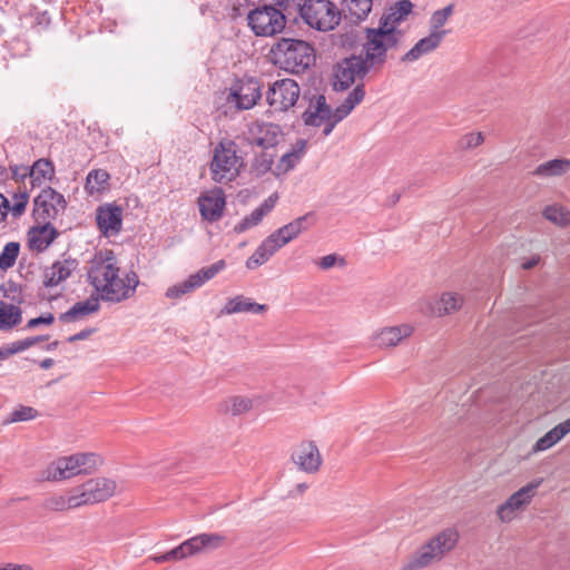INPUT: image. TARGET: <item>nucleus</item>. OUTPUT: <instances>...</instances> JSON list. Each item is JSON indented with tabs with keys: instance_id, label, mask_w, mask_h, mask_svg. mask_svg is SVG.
Returning <instances> with one entry per match:
<instances>
[{
	"instance_id": "28",
	"label": "nucleus",
	"mask_w": 570,
	"mask_h": 570,
	"mask_svg": "<svg viewBox=\"0 0 570 570\" xmlns=\"http://www.w3.org/2000/svg\"><path fill=\"white\" fill-rule=\"evenodd\" d=\"M307 140L297 139L292 149L284 154L278 160L274 174L279 176L294 169L306 153Z\"/></svg>"
},
{
	"instance_id": "62",
	"label": "nucleus",
	"mask_w": 570,
	"mask_h": 570,
	"mask_svg": "<svg viewBox=\"0 0 570 570\" xmlns=\"http://www.w3.org/2000/svg\"><path fill=\"white\" fill-rule=\"evenodd\" d=\"M13 354H17L13 343L0 347V361L7 360Z\"/></svg>"
},
{
	"instance_id": "35",
	"label": "nucleus",
	"mask_w": 570,
	"mask_h": 570,
	"mask_svg": "<svg viewBox=\"0 0 570 570\" xmlns=\"http://www.w3.org/2000/svg\"><path fill=\"white\" fill-rule=\"evenodd\" d=\"M435 307L431 308V313L436 316H443L459 309L462 305V297L455 293H444L435 302Z\"/></svg>"
},
{
	"instance_id": "34",
	"label": "nucleus",
	"mask_w": 570,
	"mask_h": 570,
	"mask_svg": "<svg viewBox=\"0 0 570 570\" xmlns=\"http://www.w3.org/2000/svg\"><path fill=\"white\" fill-rule=\"evenodd\" d=\"M570 170L569 159H552L540 164L533 171V175L539 177H553L561 176Z\"/></svg>"
},
{
	"instance_id": "6",
	"label": "nucleus",
	"mask_w": 570,
	"mask_h": 570,
	"mask_svg": "<svg viewBox=\"0 0 570 570\" xmlns=\"http://www.w3.org/2000/svg\"><path fill=\"white\" fill-rule=\"evenodd\" d=\"M298 7L303 21L321 32L334 30L342 20L341 9L331 0H304Z\"/></svg>"
},
{
	"instance_id": "4",
	"label": "nucleus",
	"mask_w": 570,
	"mask_h": 570,
	"mask_svg": "<svg viewBox=\"0 0 570 570\" xmlns=\"http://www.w3.org/2000/svg\"><path fill=\"white\" fill-rule=\"evenodd\" d=\"M402 39L396 37L391 30L377 28L365 29V42L362 45L363 60L372 71L383 68L389 58V51L395 50L401 45Z\"/></svg>"
},
{
	"instance_id": "41",
	"label": "nucleus",
	"mask_w": 570,
	"mask_h": 570,
	"mask_svg": "<svg viewBox=\"0 0 570 570\" xmlns=\"http://www.w3.org/2000/svg\"><path fill=\"white\" fill-rule=\"evenodd\" d=\"M543 216L549 222L560 225V226H567L570 225V212L566 208L558 206V205H551L547 206L543 210Z\"/></svg>"
},
{
	"instance_id": "14",
	"label": "nucleus",
	"mask_w": 570,
	"mask_h": 570,
	"mask_svg": "<svg viewBox=\"0 0 570 570\" xmlns=\"http://www.w3.org/2000/svg\"><path fill=\"white\" fill-rule=\"evenodd\" d=\"M262 97L259 80L254 77L244 78L229 92L227 101L235 104L237 109L247 110L253 108Z\"/></svg>"
},
{
	"instance_id": "58",
	"label": "nucleus",
	"mask_w": 570,
	"mask_h": 570,
	"mask_svg": "<svg viewBox=\"0 0 570 570\" xmlns=\"http://www.w3.org/2000/svg\"><path fill=\"white\" fill-rule=\"evenodd\" d=\"M337 261L338 256L336 254H328L326 256H323L317 264L322 269H328L333 267L337 263Z\"/></svg>"
},
{
	"instance_id": "61",
	"label": "nucleus",
	"mask_w": 570,
	"mask_h": 570,
	"mask_svg": "<svg viewBox=\"0 0 570 570\" xmlns=\"http://www.w3.org/2000/svg\"><path fill=\"white\" fill-rule=\"evenodd\" d=\"M9 209H10V203L8 200V198H6L1 193H0V222H3L9 213Z\"/></svg>"
},
{
	"instance_id": "25",
	"label": "nucleus",
	"mask_w": 570,
	"mask_h": 570,
	"mask_svg": "<svg viewBox=\"0 0 570 570\" xmlns=\"http://www.w3.org/2000/svg\"><path fill=\"white\" fill-rule=\"evenodd\" d=\"M448 31H431V33L428 37L422 38L419 40L412 49H410L402 58L401 61L407 62V61H415L421 56L429 53L433 51L435 48H438L442 41V39L445 37Z\"/></svg>"
},
{
	"instance_id": "39",
	"label": "nucleus",
	"mask_w": 570,
	"mask_h": 570,
	"mask_svg": "<svg viewBox=\"0 0 570 570\" xmlns=\"http://www.w3.org/2000/svg\"><path fill=\"white\" fill-rule=\"evenodd\" d=\"M273 164L274 154L264 149L254 156L250 165V173H253L256 177H262L272 169Z\"/></svg>"
},
{
	"instance_id": "1",
	"label": "nucleus",
	"mask_w": 570,
	"mask_h": 570,
	"mask_svg": "<svg viewBox=\"0 0 570 570\" xmlns=\"http://www.w3.org/2000/svg\"><path fill=\"white\" fill-rule=\"evenodd\" d=\"M87 276L97 293L96 296L108 303H120L130 298L139 284L135 272L127 273L124 278L119 276V267L112 252H108L106 256L95 255Z\"/></svg>"
},
{
	"instance_id": "56",
	"label": "nucleus",
	"mask_w": 570,
	"mask_h": 570,
	"mask_svg": "<svg viewBox=\"0 0 570 570\" xmlns=\"http://www.w3.org/2000/svg\"><path fill=\"white\" fill-rule=\"evenodd\" d=\"M351 112H348L345 108L338 105L334 110L330 107V117L327 120H333L334 124L341 122L345 119Z\"/></svg>"
},
{
	"instance_id": "54",
	"label": "nucleus",
	"mask_w": 570,
	"mask_h": 570,
	"mask_svg": "<svg viewBox=\"0 0 570 570\" xmlns=\"http://www.w3.org/2000/svg\"><path fill=\"white\" fill-rule=\"evenodd\" d=\"M55 321V316L51 313H47L40 315L39 317H35L28 321L27 328H35L39 325H50Z\"/></svg>"
},
{
	"instance_id": "27",
	"label": "nucleus",
	"mask_w": 570,
	"mask_h": 570,
	"mask_svg": "<svg viewBox=\"0 0 570 570\" xmlns=\"http://www.w3.org/2000/svg\"><path fill=\"white\" fill-rule=\"evenodd\" d=\"M99 301V297L92 294L89 298L77 302L68 311L61 313L59 315V321L63 323H70L81 320L89 314L96 313L100 308Z\"/></svg>"
},
{
	"instance_id": "23",
	"label": "nucleus",
	"mask_w": 570,
	"mask_h": 570,
	"mask_svg": "<svg viewBox=\"0 0 570 570\" xmlns=\"http://www.w3.org/2000/svg\"><path fill=\"white\" fill-rule=\"evenodd\" d=\"M59 236V232L51 223L33 226L28 232V245L30 249L39 253L46 250Z\"/></svg>"
},
{
	"instance_id": "64",
	"label": "nucleus",
	"mask_w": 570,
	"mask_h": 570,
	"mask_svg": "<svg viewBox=\"0 0 570 570\" xmlns=\"http://www.w3.org/2000/svg\"><path fill=\"white\" fill-rule=\"evenodd\" d=\"M0 570H33L29 564H16V563H7L3 567H0Z\"/></svg>"
},
{
	"instance_id": "30",
	"label": "nucleus",
	"mask_w": 570,
	"mask_h": 570,
	"mask_svg": "<svg viewBox=\"0 0 570 570\" xmlns=\"http://www.w3.org/2000/svg\"><path fill=\"white\" fill-rule=\"evenodd\" d=\"M568 433H570V417L553 429L548 431L543 436H541L533 445L532 452H541L549 450L554 444H557L561 439H563Z\"/></svg>"
},
{
	"instance_id": "20",
	"label": "nucleus",
	"mask_w": 570,
	"mask_h": 570,
	"mask_svg": "<svg viewBox=\"0 0 570 570\" xmlns=\"http://www.w3.org/2000/svg\"><path fill=\"white\" fill-rule=\"evenodd\" d=\"M292 459L301 470L308 473L316 472L322 464L320 451L312 441L302 442L293 452Z\"/></svg>"
},
{
	"instance_id": "47",
	"label": "nucleus",
	"mask_w": 570,
	"mask_h": 570,
	"mask_svg": "<svg viewBox=\"0 0 570 570\" xmlns=\"http://www.w3.org/2000/svg\"><path fill=\"white\" fill-rule=\"evenodd\" d=\"M263 218H264V215L262 214V210L256 208L249 215L245 216L238 224H236L234 226V232L237 234H242V233L246 232L247 229L258 225Z\"/></svg>"
},
{
	"instance_id": "13",
	"label": "nucleus",
	"mask_w": 570,
	"mask_h": 570,
	"mask_svg": "<svg viewBox=\"0 0 570 570\" xmlns=\"http://www.w3.org/2000/svg\"><path fill=\"white\" fill-rule=\"evenodd\" d=\"M540 484V480L532 481L511 494L504 503L498 507L497 514L499 519L502 522H510L519 510L531 502Z\"/></svg>"
},
{
	"instance_id": "59",
	"label": "nucleus",
	"mask_w": 570,
	"mask_h": 570,
	"mask_svg": "<svg viewBox=\"0 0 570 570\" xmlns=\"http://www.w3.org/2000/svg\"><path fill=\"white\" fill-rule=\"evenodd\" d=\"M96 332V328H92V327H88V328H85L78 333H76L75 335H71L67 338V341L69 343H73V342H77V341H83V340H87L90 335H92L94 333Z\"/></svg>"
},
{
	"instance_id": "60",
	"label": "nucleus",
	"mask_w": 570,
	"mask_h": 570,
	"mask_svg": "<svg viewBox=\"0 0 570 570\" xmlns=\"http://www.w3.org/2000/svg\"><path fill=\"white\" fill-rule=\"evenodd\" d=\"M51 23V18L47 11L40 12L36 16V24L41 29H47Z\"/></svg>"
},
{
	"instance_id": "8",
	"label": "nucleus",
	"mask_w": 570,
	"mask_h": 570,
	"mask_svg": "<svg viewBox=\"0 0 570 570\" xmlns=\"http://www.w3.org/2000/svg\"><path fill=\"white\" fill-rule=\"evenodd\" d=\"M247 22L255 36L274 37L285 29L287 19L281 9L264 4L249 11Z\"/></svg>"
},
{
	"instance_id": "51",
	"label": "nucleus",
	"mask_w": 570,
	"mask_h": 570,
	"mask_svg": "<svg viewBox=\"0 0 570 570\" xmlns=\"http://www.w3.org/2000/svg\"><path fill=\"white\" fill-rule=\"evenodd\" d=\"M29 195L27 191L14 194L13 195V205L10 206V212L13 217H20L28 205Z\"/></svg>"
},
{
	"instance_id": "57",
	"label": "nucleus",
	"mask_w": 570,
	"mask_h": 570,
	"mask_svg": "<svg viewBox=\"0 0 570 570\" xmlns=\"http://www.w3.org/2000/svg\"><path fill=\"white\" fill-rule=\"evenodd\" d=\"M278 196L276 194L271 195L267 199L263 202L261 206L257 208L262 210V214L266 216L276 205Z\"/></svg>"
},
{
	"instance_id": "2",
	"label": "nucleus",
	"mask_w": 570,
	"mask_h": 570,
	"mask_svg": "<svg viewBox=\"0 0 570 570\" xmlns=\"http://www.w3.org/2000/svg\"><path fill=\"white\" fill-rule=\"evenodd\" d=\"M274 63L281 69L302 73L315 63V50L307 41L281 38L271 49Z\"/></svg>"
},
{
	"instance_id": "42",
	"label": "nucleus",
	"mask_w": 570,
	"mask_h": 570,
	"mask_svg": "<svg viewBox=\"0 0 570 570\" xmlns=\"http://www.w3.org/2000/svg\"><path fill=\"white\" fill-rule=\"evenodd\" d=\"M197 288H199V286L191 274L187 279L168 287L166 291V297L176 299Z\"/></svg>"
},
{
	"instance_id": "37",
	"label": "nucleus",
	"mask_w": 570,
	"mask_h": 570,
	"mask_svg": "<svg viewBox=\"0 0 570 570\" xmlns=\"http://www.w3.org/2000/svg\"><path fill=\"white\" fill-rule=\"evenodd\" d=\"M22 321V311L20 307L12 304L0 305V330H9Z\"/></svg>"
},
{
	"instance_id": "10",
	"label": "nucleus",
	"mask_w": 570,
	"mask_h": 570,
	"mask_svg": "<svg viewBox=\"0 0 570 570\" xmlns=\"http://www.w3.org/2000/svg\"><path fill=\"white\" fill-rule=\"evenodd\" d=\"M66 207L67 200L63 195L47 187L33 199L32 215L38 223H51L63 214Z\"/></svg>"
},
{
	"instance_id": "33",
	"label": "nucleus",
	"mask_w": 570,
	"mask_h": 570,
	"mask_svg": "<svg viewBox=\"0 0 570 570\" xmlns=\"http://www.w3.org/2000/svg\"><path fill=\"white\" fill-rule=\"evenodd\" d=\"M278 247L267 237L263 243L256 248L250 257L246 261V267L248 269H255L256 267L266 263L276 252Z\"/></svg>"
},
{
	"instance_id": "16",
	"label": "nucleus",
	"mask_w": 570,
	"mask_h": 570,
	"mask_svg": "<svg viewBox=\"0 0 570 570\" xmlns=\"http://www.w3.org/2000/svg\"><path fill=\"white\" fill-rule=\"evenodd\" d=\"M413 3L410 0H401L390 6L379 21L380 28L391 30L396 37L403 39L404 31L399 26L412 13Z\"/></svg>"
},
{
	"instance_id": "3",
	"label": "nucleus",
	"mask_w": 570,
	"mask_h": 570,
	"mask_svg": "<svg viewBox=\"0 0 570 570\" xmlns=\"http://www.w3.org/2000/svg\"><path fill=\"white\" fill-rule=\"evenodd\" d=\"M458 540L459 534L454 529L439 532L410 556L402 570H420L441 561L455 548Z\"/></svg>"
},
{
	"instance_id": "7",
	"label": "nucleus",
	"mask_w": 570,
	"mask_h": 570,
	"mask_svg": "<svg viewBox=\"0 0 570 570\" xmlns=\"http://www.w3.org/2000/svg\"><path fill=\"white\" fill-rule=\"evenodd\" d=\"M226 542V535L222 533H200L191 537L178 547L160 554L154 559L156 562L179 561L206 551H214L222 548Z\"/></svg>"
},
{
	"instance_id": "49",
	"label": "nucleus",
	"mask_w": 570,
	"mask_h": 570,
	"mask_svg": "<svg viewBox=\"0 0 570 570\" xmlns=\"http://www.w3.org/2000/svg\"><path fill=\"white\" fill-rule=\"evenodd\" d=\"M365 96L364 85L358 83L342 101L341 106L345 108L348 112L363 101Z\"/></svg>"
},
{
	"instance_id": "40",
	"label": "nucleus",
	"mask_w": 570,
	"mask_h": 570,
	"mask_svg": "<svg viewBox=\"0 0 570 570\" xmlns=\"http://www.w3.org/2000/svg\"><path fill=\"white\" fill-rule=\"evenodd\" d=\"M29 175L32 181L40 179H51L55 175L53 164L46 158H40L29 168Z\"/></svg>"
},
{
	"instance_id": "43",
	"label": "nucleus",
	"mask_w": 570,
	"mask_h": 570,
	"mask_svg": "<svg viewBox=\"0 0 570 570\" xmlns=\"http://www.w3.org/2000/svg\"><path fill=\"white\" fill-rule=\"evenodd\" d=\"M72 455L77 461V465H79V469L81 470V474L91 473L101 464V459L96 453H76Z\"/></svg>"
},
{
	"instance_id": "18",
	"label": "nucleus",
	"mask_w": 570,
	"mask_h": 570,
	"mask_svg": "<svg viewBox=\"0 0 570 570\" xmlns=\"http://www.w3.org/2000/svg\"><path fill=\"white\" fill-rule=\"evenodd\" d=\"M315 223L313 213H307L291 223L278 228L272 233L268 237L279 248L285 246L287 243L296 238L302 232L307 230Z\"/></svg>"
},
{
	"instance_id": "32",
	"label": "nucleus",
	"mask_w": 570,
	"mask_h": 570,
	"mask_svg": "<svg viewBox=\"0 0 570 570\" xmlns=\"http://www.w3.org/2000/svg\"><path fill=\"white\" fill-rule=\"evenodd\" d=\"M42 508L47 511L55 512H61L79 508V502L77 501L75 489L72 488L69 491L68 497L53 494L46 498L42 502Z\"/></svg>"
},
{
	"instance_id": "12",
	"label": "nucleus",
	"mask_w": 570,
	"mask_h": 570,
	"mask_svg": "<svg viewBox=\"0 0 570 570\" xmlns=\"http://www.w3.org/2000/svg\"><path fill=\"white\" fill-rule=\"evenodd\" d=\"M301 95L297 82L293 79L276 80L267 91L268 105L277 111H287L294 107Z\"/></svg>"
},
{
	"instance_id": "46",
	"label": "nucleus",
	"mask_w": 570,
	"mask_h": 570,
	"mask_svg": "<svg viewBox=\"0 0 570 570\" xmlns=\"http://www.w3.org/2000/svg\"><path fill=\"white\" fill-rule=\"evenodd\" d=\"M20 245L16 242H10L4 245L1 254H0V269L7 271L16 264L17 257L19 255Z\"/></svg>"
},
{
	"instance_id": "9",
	"label": "nucleus",
	"mask_w": 570,
	"mask_h": 570,
	"mask_svg": "<svg viewBox=\"0 0 570 570\" xmlns=\"http://www.w3.org/2000/svg\"><path fill=\"white\" fill-rule=\"evenodd\" d=\"M363 60L362 55H351L335 63L333 67L332 86L335 91H344L348 89L356 79L363 80L371 72Z\"/></svg>"
},
{
	"instance_id": "36",
	"label": "nucleus",
	"mask_w": 570,
	"mask_h": 570,
	"mask_svg": "<svg viewBox=\"0 0 570 570\" xmlns=\"http://www.w3.org/2000/svg\"><path fill=\"white\" fill-rule=\"evenodd\" d=\"M253 407L250 399L245 396H232L222 402L220 411L226 414L240 415L248 412Z\"/></svg>"
},
{
	"instance_id": "50",
	"label": "nucleus",
	"mask_w": 570,
	"mask_h": 570,
	"mask_svg": "<svg viewBox=\"0 0 570 570\" xmlns=\"http://www.w3.org/2000/svg\"><path fill=\"white\" fill-rule=\"evenodd\" d=\"M365 96L364 85L358 83L342 101L341 106L345 108L348 112L363 101Z\"/></svg>"
},
{
	"instance_id": "24",
	"label": "nucleus",
	"mask_w": 570,
	"mask_h": 570,
	"mask_svg": "<svg viewBox=\"0 0 570 570\" xmlns=\"http://www.w3.org/2000/svg\"><path fill=\"white\" fill-rule=\"evenodd\" d=\"M79 263L76 258H65L55 262L45 271L43 285L46 287H55L66 281L77 269Z\"/></svg>"
},
{
	"instance_id": "63",
	"label": "nucleus",
	"mask_w": 570,
	"mask_h": 570,
	"mask_svg": "<svg viewBox=\"0 0 570 570\" xmlns=\"http://www.w3.org/2000/svg\"><path fill=\"white\" fill-rule=\"evenodd\" d=\"M295 3V0H272V4L276 9H281L282 12L288 10L293 4Z\"/></svg>"
},
{
	"instance_id": "52",
	"label": "nucleus",
	"mask_w": 570,
	"mask_h": 570,
	"mask_svg": "<svg viewBox=\"0 0 570 570\" xmlns=\"http://www.w3.org/2000/svg\"><path fill=\"white\" fill-rule=\"evenodd\" d=\"M47 338L48 337L45 335H39V336L27 337L24 340L16 341L12 343H13V346H14L17 353H20V352H23V351L35 346L39 342H42Z\"/></svg>"
},
{
	"instance_id": "55",
	"label": "nucleus",
	"mask_w": 570,
	"mask_h": 570,
	"mask_svg": "<svg viewBox=\"0 0 570 570\" xmlns=\"http://www.w3.org/2000/svg\"><path fill=\"white\" fill-rule=\"evenodd\" d=\"M446 21L448 18H445L440 11L436 10L435 12H433L430 19L431 31H444L441 28L445 24Z\"/></svg>"
},
{
	"instance_id": "48",
	"label": "nucleus",
	"mask_w": 570,
	"mask_h": 570,
	"mask_svg": "<svg viewBox=\"0 0 570 570\" xmlns=\"http://www.w3.org/2000/svg\"><path fill=\"white\" fill-rule=\"evenodd\" d=\"M37 410L31 406L19 405L6 419L4 423L29 421L37 416Z\"/></svg>"
},
{
	"instance_id": "17",
	"label": "nucleus",
	"mask_w": 570,
	"mask_h": 570,
	"mask_svg": "<svg viewBox=\"0 0 570 570\" xmlns=\"http://www.w3.org/2000/svg\"><path fill=\"white\" fill-rule=\"evenodd\" d=\"M124 209L116 204H105L96 210V222L100 233L106 236H116L122 229Z\"/></svg>"
},
{
	"instance_id": "53",
	"label": "nucleus",
	"mask_w": 570,
	"mask_h": 570,
	"mask_svg": "<svg viewBox=\"0 0 570 570\" xmlns=\"http://www.w3.org/2000/svg\"><path fill=\"white\" fill-rule=\"evenodd\" d=\"M483 142V136L481 132H470L462 137L460 146L462 148H474Z\"/></svg>"
},
{
	"instance_id": "38",
	"label": "nucleus",
	"mask_w": 570,
	"mask_h": 570,
	"mask_svg": "<svg viewBox=\"0 0 570 570\" xmlns=\"http://www.w3.org/2000/svg\"><path fill=\"white\" fill-rule=\"evenodd\" d=\"M109 174L105 169H94L89 171L85 188L90 194L100 193L107 188Z\"/></svg>"
},
{
	"instance_id": "29",
	"label": "nucleus",
	"mask_w": 570,
	"mask_h": 570,
	"mask_svg": "<svg viewBox=\"0 0 570 570\" xmlns=\"http://www.w3.org/2000/svg\"><path fill=\"white\" fill-rule=\"evenodd\" d=\"M267 306L264 304H258L253 302L250 298L245 297L243 295H237L227 301L224 308L222 309V314L232 315L237 313H254L259 314L265 312Z\"/></svg>"
},
{
	"instance_id": "19",
	"label": "nucleus",
	"mask_w": 570,
	"mask_h": 570,
	"mask_svg": "<svg viewBox=\"0 0 570 570\" xmlns=\"http://www.w3.org/2000/svg\"><path fill=\"white\" fill-rule=\"evenodd\" d=\"M199 212L204 219L216 222L223 216L226 205L225 194L220 187L203 193L198 198Z\"/></svg>"
},
{
	"instance_id": "31",
	"label": "nucleus",
	"mask_w": 570,
	"mask_h": 570,
	"mask_svg": "<svg viewBox=\"0 0 570 570\" xmlns=\"http://www.w3.org/2000/svg\"><path fill=\"white\" fill-rule=\"evenodd\" d=\"M342 13L353 22H360L368 16L373 7V0H343Z\"/></svg>"
},
{
	"instance_id": "44",
	"label": "nucleus",
	"mask_w": 570,
	"mask_h": 570,
	"mask_svg": "<svg viewBox=\"0 0 570 570\" xmlns=\"http://www.w3.org/2000/svg\"><path fill=\"white\" fill-rule=\"evenodd\" d=\"M226 267V262L224 259L217 261L210 266L203 267L195 274H193L198 286H203L207 281L215 277L218 273H220Z\"/></svg>"
},
{
	"instance_id": "5",
	"label": "nucleus",
	"mask_w": 570,
	"mask_h": 570,
	"mask_svg": "<svg viewBox=\"0 0 570 570\" xmlns=\"http://www.w3.org/2000/svg\"><path fill=\"white\" fill-rule=\"evenodd\" d=\"M237 144L230 139H223L215 146L209 165L215 183L228 184L239 176L244 159L237 154Z\"/></svg>"
},
{
	"instance_id": "15",
	"label": "nucleus",
	"mask_w": 570,
	"mask_h": 570,
	"mask_svg": "<svg viewBox=\"0 0 570 570\" xmlns=\"http://www.w3.org/2000/svg\"><path fill=\"white\" fill-rule=\"evenodd\" d=\"M281 136V126L272 122L255 121L248 126L245 140L249 146H256L267 150L278 144Z\"/></svg>"
},
{
	"instance_id": "22",
	"label": "nucleus",
	"mask_w": 570,
	"mask_h": 570,
	"mask_svg": "<svg viewBox=\"0 0 570 570\" xmlns=\"http://www.w3.org/2000/svg\"><path fill=\"white\" fill-rule=\"evenodd\" d=\"M330 117V105L324 95H313L309 98L308 106L302 114V120L305 126L321 127Z\"/></svg>"
},
{
	"instance_id": "45",
	"label": "nucleus",
	"mask_w": 570,
	"mask_h": 570,
	"mask_svg": "<svg viewBox=\"0 0 570 570\" xmlns=\"http://www.w3.org/2000/svg\"><path fill=\"white\" fill-rule=\"evenodd\" d=\"M226 267V262L224 259L217 261L210 266L203 267L195 274H193L198 286H203L207 281L215 277L218 273H220Z\"/></svg>"
},
{
	"instance_id": "11",
	"label": "nucleus",
	"mask_w": 570,
	"mask_h": 570,
	"mask_svg": "<svg viewBox=\"0 0 570 570\" xmlns=\"http://www.w3.org/2000/svg\"><path fill=\"white\" fill-rule=\"evenodd\" d=\"M73 489L80 508L108 500L115 494L117 483L108 478H95Z\"/></svg>"
},
{
	"instance_id": "21",
	"label": "nucleus",
	"mask_w": 570,
	"mask_h": 570,
	"mask_svg": "<svg viewBox=\"0 0 570 570\" xmlns=\"http://www.w3.org/2000/svg\"><path fill=\"white\" fill-rule=\"evenodd\" d=\"M81 474L73 455L62 456L51 462L42 472L46 481H61Z\"/></svg>"
},
{
	"instance_id": "26",
	"label": "nucleus",
	"mask_w": 570,
	"mask_h": 570,
	"mask_svg": "<svg viewBox=\"0 0 570 570\" xmlns=\"http://www.w3.org/2000/svg\"><path fill=\"white\" fill-rule=\"evenodd\" d=\"M413 333V327L407 324L391 326L382 328L375 334V344L379 347H393L396 346L404 338Z\"/></svg>"
}]
</instances>
